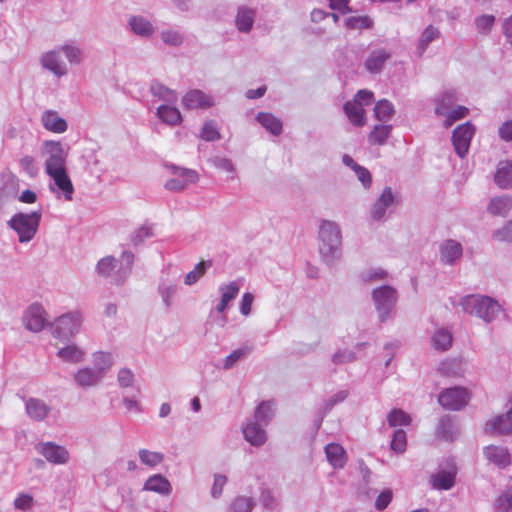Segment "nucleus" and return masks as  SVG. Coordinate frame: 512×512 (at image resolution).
<instances>
[{
  "instance_id": "obj_35",
  "label": "nucleus",
  "mask_w": 512,
  "mask_h": 512,
  "mask_svg": "<svg viewBox=\"0 0 512 512\" xmlns=\"http://www.w3.org/2000/svg\"><path fill=\"white\" fill-rule=\"evenodd\" d=\"M134 262V254L130 251H124L120 258V268L116 273L115 282L117 284L123 283L126 278L129 276L132 265Z\"/></svg>"
},
{
  "instance_id": "obj_11",
  "label": "nucleus",
  "mask_w": 512,
  "mask_h": 512,
  "mask_svg": "<svg viewBox=\"0 0 512 512\" xmlns=\"http://www.w3.org/2000/svg\"><path fill=\"white\" fill-rule=\"evenodd\" d=\"M474 133L475 127L470 122L461 124L454 129L452 134V143L455 152L459 157L464 158L468 153Z\"/></svg>"
},
{
  "instance_id": "obj_22",
  "label": "nucleus",
  "mask_w": 512,
  "mask_h": 512,
  "mask_svg": "<svg viewBox=\"0 0 512 512\" xmlns=\"http://www.w3.org/2000/svg\"><path fill=\"white\" fill-rule=\"evenodd\" d=\"M483 453L489 462L495 464L499 468H505L511 463L510 454L507 448L503 446H486Z\"/></svg>"
},
{
  "instance_id": "obj_52",
  "label": "nucleus",
  "mask_w": 512,
  "mask_h": 512,
  "mask_svg": "<svg viewBox=\"0 0 512 512\" xmlns=\"http://www.w3.org/2000/svg\"><path fill=\"white\" fill-rule=\"evenodd\" d=\"M345 25L348 29H368L373 25V21L368 16H351L345 20Z\"/></svg>"
},
{
  "instance_id": "obj_37",
  "label": "nucleus",
  "mask_w": 512,
  "mask_h": 512,
  "mask_svg": "<svg viewBox=\"0 0 512 512\" xmlns=\"http://www.w3.org/2000/svg\"><path fill=\"white\" fill-rule=\"evenodd\" d=\"M495 183L504 189L512 186V163L499 164L495 174Z\"/></svg>"
},
{
  "instance_id": "obj_33",
  "label": "nucleus",
  "mask_w": 512,
  "mask_h": 512,
  "mask_svg": "<svg viewBox=\"0 0 512 512\" xmlns=\"http://www.w3.org/2000/svg\"><path fill=\"white\" fill-rule=\"evenodd\" d=\"M84 351L76 344H68L57 351V356L64 362L79 363L83 360Z\"/></svg>"
},
{
  "instance_id": "obj_5",
  "label": "nucleus",
  "mask_w": 512,
  "mask_h": 512,
  "mask_svg": "<svg viewBox=\"0 0 512 512\" xmlns=\"http://www.w3.org/2000/svg\"><path fill=\"white\" fill-rule=\"evenodd\" d=\"M372 299L380 322H386L392 317L398 300L396 289L388 285L375 288L372 291Z\"/></svg>"
},
{
  "instance_id": "obj_17",
  "label": "nucleus",
  "mask_w": 512,
  "mask_h": 512,
  "mask_svg": "<svg viewBox=\"0 0 512 512\" xmlns=\"http://www.w3.org/2000/svg\"><path fill=\"white\" fill-rule=\"evenodd\" d=\"M41 64L57 77L64 76L68 72L67 65L62 60L60 49L52 50L43 54L41 57Z\"/></svg>"
},
{
  "instance_id": "obj_15",
  "label": "nucleus",
  "mask_w": 512,
  "mask_h": 512,
  "mask_svg": "<svg viewBox=\"0 0 512 512\" xmlns=\"http://www.w3.org/2000/svg\"><path fill=\"white\" fill-rule=\"evenodd\" d=\"M394 194L390 187H386L381 195L375 200L371 209L370 217L373 221H381L385 218L387 210L394 204Z\"/></svg>"
},
{
  "instance_id": "obj_19",
  "label": "nucleus",
  "mask_w": 512,
  "mask_h": 512,
  "mask_svg": "<svg viewBox=\"0 0 512 512\" xmlns=\"http://www.w3.org/2000/svg\"><path fill=\"white\" fill-rule=\"evenodd\" d=\"M511 407L506 414L496 416L486 424V431L496 434H509L512 432V397Z\"/></svg>"
},
{
  "instance_id": "obj_9",
  "label": "nucleus",
  "mask_w": 512,
  "mask_h": 512,
  "mask_svg": "<svg viewBox=\"0 0 512 512\" xmlns=\"http://www.w3.org/2000/svg\"><path fill=\"white\" fill-rule=\"evenodd\" d=\"M470 400V393L463 387H452L442 391L438 397L439 404L452 411L463 409Z\"/></svg>"
},
{
  "instance_id": "obj_32",
  "label": "nucleus",
  "mask_w": 512,
  "mask_h": 512,
  "mask_svg": "<svg viewBox=\"0 0 512 512\" xmlns=\"http://www.w3.org/2000/svg\"><path fill=\"white\" fill-rule=\"evenodd\" d=\"M511 207L512 198L509 196H500L492 198L487 209L492 215L505 217Z\"/></svg>"
},
{
  "instance_id": "obj_38",
  "label": "nucleus",
  "mask_w": 512,
  "mask_h": 512,
  "mask_svg": "<svg viewBox=\"0 0 512 512\" xmlns=\"http://www.w3.org/2000/svg\"><path fill=\"white\" fill-rule=\"evenodd\" d=\"M240 289L241 280H234L229 283L221 284L218 288L221 295L220 299L229 305L230 302L238 296Z\"/></svg>"
},
{
  "instance_id": "obj_54",
  "label": "nucleus",
  "mask_w": 512,
  "mask_h": 512,
  "mask_svg": "<svg viewBox=\"0 0 512 512\" xmlns=\"http://www.w3.org/2000/svg\"><path fill=\"white\" fill-rule=\"evenodd\" d=\"M177 291V285L175 283L163 282L159 286V293L161 295L162 301L165 304L166 308H170L172 305V299Z\"/></svg>"
},
{
  "instance_id": "obj_2",
  "label": "nucleus",
  "mask_w": 512,
  "mask_h": 512,
  "mask_svg": "<svg viewBox=\"0 0 512 512\" xmlns=\"http://www.w3.org/2000/svg\"><path fill=\"white\" fill-rule=\"evenodd\" d=\"M460 305L464 312L475 315L486 323L493 322L502 311V307L497 300L483 295L464 296Z\"/></svg>"
},
{
  "instance_id": "obj_58",
  "label": "nucleus",
  "mask_w": 512,
  "mask_h": 512,
  "mask_svg": "<svg viewBox=\"0 0 512 512\" xmlns=\"http://www.w3.org/2000/svg\"><path fill=\"white\" fill-rule=\"evenodd\" d=\"M406 433L404 430L399 429L393 433L391 441V449L396 453H403L406 450Z\"/></svg>"
},
{
  "instance_id": "obj_31",
  "label": "nucleus",
  "mask_w": 512,
  "mask_h": 512,
  "mask_svg": "<svg viewBox=\"0 0 512 512\" xmlns=\"http://www.w3.org/2000/svg\"><path fill=\"white\" fill-rule=\"evenodd\" d=\"M150 92L154 97L159 100L165 101L169 104H175L178 100L176 91L166 87L158 81H153L150 85Z\"/></svg>"
},
{
  "instance_id": "obj_56",
  "label": "nucleus",
  "mask_w": 512,
  "mask_h": 512,
  "mask_svg": "<svg viewBox=\"0 0 512 512\" xmlns=\"http://www.w3.org/2000/svg\"><path fill=\"white\" fill-rule=\"evenodd\" d=\"M253 502L250 498L239 496L235 498L229 507V512H251Z\"/></svg>"
},
{
  "instance_id": "obj_4",
  "label": "nucleus",
  "mask_w": 512,
  "mask_h": 512,
  "mask_svg": "<svg viewBox=\"0 0 512 512\" xmlns=\"http://www.w3.org/2000/svg\"><path fill=\"white\" fill-rule=\"evenodd\" d=\"M83 316L79 311H70L62 314L49 324L52 336L61 341H69L79 333Z\"/></svg>"
},
{
  "instance_id": "obj_34",
  "label": "nucleus",
  "mask_w": 512,
  "mask_h": 512,
  "mask_svg": "<svg viewBox=\"0 0 512 512\" xmlns=\"http://www.w3.org/2000/svg\"><path fill=\"white\" fill-rule=\"evenodd\" d=\"M433 488L438 490H449L455 484V472L442 470L431 477Z\"/></svg>"
},
{
  "instance_id": "obj_26",
  "label": "nucleus",
  "mask_w": 512,
  "mask_h": 512,
  "mask_svg": "<svg viewBox=\"0 0 512 512\" xmlns=\"http://www.w3.org/2000/svg\"><path fill=\"white\" fill-rule=\"evenodd\" d=\"M143 490L156 492L161 495H169L172 491V486L167 478L161 474L150 476L144 483Z\"/></svg>"
},
{
  "instance_id": "obj_12",
  "label": "nucleus",
  "mask_w": 512,
  "mask_h": 512,
  "mask_svg": "<svg viewBox=\"0 0 512 512\" xmlns=\"http://www.w3.org/2000/svg\"><path fill=\"white\" fill-rule=\"evenodd\" d=\"M23 324L29 331L40 332L47 324L46 311L38 303H34L25 311Z\"/></svg>"
},
{
  "instance_id": "obj_51",
  "label": "nucleus",
  "mask_w": 512,
  "mask_h": 512,
  "mask_svg": "<svg viewBox=\"0 0 512 512\" xmlns=\"http://www.w3.org/2000/svg\"><path fill=\"white\" fill-rule=\"evenodd\" d=\"M389 426H407L411 422L410 416L401 409H393L387 416Z\"/></svg>"
},
{
  "instance_id": "obj_36",
  "label": "nucleus",
  "mask_w": 512,
  "mask_h": 512,
  "mask_svg": "<svg viewBox=\"0 0 512 512\" xmlns=\"http://www.w3.org/2000/svg\"><path fill=\"white\" fill-rule=\"evenodd\" d=\"M436 431L437 435L446 441H453L458 434V430L455 428L450 416H444L440 419Z\"/></svg>"
},
{
  "instance_id": "obj_18",
  "label": "nucleus",
  "mask_w": 512,
  "mask_h": 512,
  "mask_svg": "<svg viewBox=\"0 0 512 512\" xmlns=\"http://www.w3.org/2000/svg\"><path fill=\"white\" fill-rule=\"evenodd\" d=\"M182 104L187 109H205L214 105L211 96L205 94L203 91L194 89L188 91L182 98Z\"/></svg>"
},
{
  "instance_id": "obj_1",
  "label": "nucleus",
  "mask_w": 512,
  "mask_h": 512,
  "mask_svg": "<svg viewBox=\"0 0 512 512\" xmlns=\"http://www.w3.org/2000/svg\"><path fill=\"white\" fill-rule=\"evenodd\" d=\"M319 253L323 261L332 265L341 256L342 235L339 225L323 220L319 226Z\"/></svg>"
},
{
  "instance_id": "obj_45",
  "label": "nucleus",
  "mask_w": 512,
  "mask_h": 512,
  "mask_svg": "<svg viewBox=\"0 0 512 512\" xmlns=\"http://www.w3.org/2000/svg\"><path fill=\"white\" fill-rule=\"evenodd\" d=\"M440 36V32L438 28L434 27L433 25H429L424 29L422 32L419 42H418V51L419 54L422 55L429 44L433 42L434 40L438 39Z\"/></svg>"
},
{
  "instance_id": "obj_8",
  "label": "nucleus",
  "mask_w": 512,
  "mask_h": 512,
  "mask_svg": "<svg viewBox=\"0 0 512 512\" xmlns=\"http://www.w3.org/2000/svg\"><path fill=\"white\" fill-rule=\"evenodd\" d=\"M43 153L46 155L45 171L51 173L66 170L65 163L67 153L59 141H46Z\"/></svg>"
},
{
  "instance_id": "obj_24",
  "label": "nucleus",
  "mask_w": 512,
  "mask_h": 512,
  "mask_svg": "<svg viewBox=\"0 0 512 512\" xmlns=\"http://www.w3.org/2000/svg\"><path fill=\"white\" fill-rule=\"evenodd\" d=\"M390 58L391 52L386 49L373 50L365 61V67L370 73H379Z\"/></svg>"
},
{
  "instance_id": "obj_20",
  "label": "nucleus",
  "mask_w": 512,
  "mask_h": 512,
  "mask_svg": "<svg viewBox=\"0 0 512 512\" xmlns=\"http://www.w3.org/2000/svg\"><path fill=\"white\" fill-rule=\"evenodd\" d=\"M27 416L34 421H43L51 411V407L45 401L38 398H28L25 401Z\"/></svg>"
},
{
  "instance_id": "obj_30",
  "label": "nucleus",
  "mask_w": 512,
  "mask_h": 512,
  "mask_svg": "<svg viewBox=\"0 0 512 512\" xmlns=\"http://www.w3.org/2000/svg\"><path fill=\"white\" fill-rule=\"evenodd\" d=\"M156 115L163 123L170 126H176L182 122L180 111L172 105H160L157 108Z\"/></svg>"
},
{
  "instance_id": "obj_3",
  "label": "nucleus",
  "mask_w": 512,
  "mask_h": 512,
  "mask_svg": "<svg viewBox=\"0 0 512 512\" xmlns=\"http://www.w3.org/2000/svg\"><path fill=\"white\" fill-rule=\"evenodd\" d=\"M41 217V211H33L31 213L19 212L11 217L8 221V226L17 233L20 243H27L36 235Z\"/></svg>"
},
{
  "instance_id": "obj_27",
  "label": "nucleus",
  "mask_w": 512,
  "mask_h": 512,
  "mask_svg": "<svg viewBox=\"0 0 512 512\" xmlns=\"http://www.w3.org/2000/svg\"><path fill=\"white\" fill-rule=\"evenodd\" d=\"M325 454L328 462L335 468L341 469L345 466L347 456L344 448L337 443H329L325 446Z\"/></svg>"
},
{
  "instance_id": "obj_40",
  "label": "nucleus",
  "mask_w": 512,
  "mask_h": 512,
  "mask_svg": "<svg viewBox=\"0 0 512 512\" xmlns=\"http://www.w3.org/2000/svg\"><path fill=\"white\" fill-rule=\"evenodd\" d=\"M391 131V125H375L368 135V141L372 145H383L390 137Z\"/></svg>"
},
{
  "instance_id": "obj_64",
  "label": "nucleus",
  "mask_w": 512,
  "mask_h": 512,
  "mask_svg": "<svg viewBox=\"0 0 512 512\" xmlns=\"http://www.w3.org/2000/svg\"><path fill=\"white\" fill-rule=\"evenodd\" d=\"M134 373L128 368H122L117 375V381L120 387L128 388L134 384Z\"/></svg>"
},
{
  "instance_id": "obj_42",
  "label": "nucleus",
  "mask_w": 512,
  "mask_h": 512,
  "mask_svg": "<svg viewBox=\"0 0 512 512\" xmlns=\"http://www.w3.org/2000/svg\"><path fill=\"white\" fill-rule=\"evenodd\" d=\"M161 41L170 47H180L184 43L182 33L173 28H166L160 32Z\"/></svg>"
},
{
  "instance_id": "obj_25",
  "label": "nucleus",
  "mask_w": 512,
  "mask_h": 512,
  "mask_svg": "<svg viewBox=\"0 0 512 512\" xmlns=\"http://www.w3.org/2000/svg\"><path fill=\"white\" fill-rule=\"evenodd\" d=\"M256 11L247 6H240L238 8L235 24L237 29L242 33H248L253 28Z\"/></svg>"
},
{
  "instance_id": "obj_53",
  "label": "nucleus",
  "mask_w": 512,
  "mask_h": 512,
  "mask_svg": "<svg viewBox=\"0 0 512 512\" xmlns=\"http://www.w3.org/2000/svg\"><path fill=\"white\" fill-rule=\"evenodd\" d=\"M496 512L512 511V489L505 490L496 500L494 504Z\"/></svg>"
},
{
  "instance_id": "obj_28",
  "label": "nucleus",
  "mask_w": 512,
  "mask_h": 512,
  "mask_svg": "<svg viewBox=\"0 0 512 512\" xmlns=\"http://www.w3.org/2000/svg\"><path fill=\"white\" fill-rule=\"evenodd\" d=\"M256 121L274 136H279L283 131V123L280 118L272 113L259 112Z\"/></svg>"
},
{
  "instance_id": "obj_44",
  "label": "nucleus",
  "mask_w": 512,
  "mask_h": 512,
  "mask_svg": "<svg viewBox=\"0 0 512 512\" xmlns=\"http://www.w3.org/2000/svg\"><path fill=\"white\" fill-rule=\"evenodd\" d=\"M252 352V348L250 346H243L232 351L223 362V369L230 370L232 369L240 360L246 358Z\"/></svg>"
},
{
  "instance_id": "obj_16",
  "label": "nucleus",
  "mask_w": 512,
  "mask_h": 512,
  "mask_svg": "<svg viewBox=\"0 0 512 512\" xmlns=\"http://www.w3.org/2000/svg\"><path fill=\"white\" fill-rule=\"evenodd\" d=\"M264 426L252 419L247 420L246 424L242 426V433L247 442L252 446L260 447L267 441V434Z\"/></svg>"
},
{
  "instance_id": "obj_50",
  "label": "nucleus",
  "mask_w": 512,
  "mask_h": 512,
  "mask_svg": "<svg viewBox=\"0 0 512 512\" xmlns=\"http://www.w3.org/2000/svg\"><path fill=\"white\" fill-rule=\"evenodd\" d=\"M457 100L455 91H447L443 93L438 100V104L435 108V113L437 115H446V111L453 105V103Z\"/></svg>"
},
{
  "instance_id": "obj_6",
  "label": "nucleus",
  "mask_w": 512,
  "mask_h": 512,
  "mask_svg": "<svg viewBox=\"0 0 512 512\" xmlns=\"http://www.w3.org/2000/svg\"><path fill=\"white\" fill-rule=\"evenodd\" d=\"M374 100L373 92L363 89L359 90L352 101L344 104V112L349 121L356 127H362L366 123L365 105H370Z\"/></svg>"
},
{
  "instance_id": "obj_59",
  "label": "nucleus",
  "mask_w": 512,
  "mask_h": 512,
  "mask_svg": "<svg viewBox=\"0 0 512 512\" xmlns=\"http://www.w3.org/2000/svg\"><path fill=\"white\" fill-rule=\"evenodd\" d=\"M356 360V354L352 350L343 349L334 353L331 357V361L335 365H342L351 363Z\"/></svg>"
},
{
  "instance_id": "obj_62",
  "label": "nucleus",
  "mask_w": 512,
  "mask_h": 512,
  "mask_svg": "<svg viewBox=\"0 0 512 512\" xmlns=\"http://www.w3.org/2000/svg\"><path fill=\"white\" fill-rule=\"evenodd\" d=\"M493 239L499 242H512V220L493 232Z\"/></svg>"
},
{
  "instance_id": "obj_63",
  "label": "nucleus",
  "mask_w": 512,
  "mask_h": 512,
  "mask_svg": "<svg viewBox=\"0 0 512 512\" xmlns=\"http://www.w3.org/2000/svg\"><path fill=\"white\" fill-rule=\"evenodd\" d=\"M210 161L214 167L230 173L231 179L234 178L235 168L230 159L225 158V157L216 156V157L212 158Z\"/></svg>"
},
{
  "instance_id": "obj_7",
  "label": "nucleus",
  "mask_w": 512,
  "mask_h": 512,
  "mask_svg": "<svg viewBox=\"0 0 512 512\" xmlns=\"http://www.w3.org/2000/svg\"><path fill=\"white\" fill-rule=\"evenodd\" d=\"M174 177L168 179L165 182V189L172 192H181L185 190L189 185L195 184L199 180V175L195 170L180 167L176 165L166 166Z\"/></svg>"
},
{
  "instance_id": "obj_41",
  "label": "nucleus",
  "mask_w": 512,
  "mask_h": 512,
  "mask_svg": "<svg viewBox=\"0 0 512 512\" xmlns=\"http://www.w3.org/2000/svg\"><path fill=\"white\" fill-rule=\"evenodd\" d=\"M452 334L445 328L438 329L432 337V346L436 350L446 351L452 345Z\"/></svg>"
},
{
  "instance_id": "obj_39",
  "label": "nucleus",
  "mask_w": 512,
  "mask_h": 512,
  "mask_svg": "<svg viewBox=\"0 0 512 512\" xmlns=\"http://www.w3.org/2000/svg\"><path fill=\"white\" fill-rule=\"evenodd\" d=\"M273 415L274 403L272 401H263L256 408L254 418L252 420L266 426L272 419Z\"/></svg>"
},
{
  "instance_id": "obj_60",
  "label": "nucleus",
  "mask_w": 512,
  "mask_h": 512,
  "mask_svg": "<svg viewBox=\"0 0 512 512\" xmlns=\"http://www.w3.org/2000/svg\"><path fill=\"white\" fill-rule=\"evenodd\" d=\"M495 17L493 15H481L476 18L475 25L477 30L482 34H488L494 24Z\"/></svg>"
},
{
  "instance_id": "obj_55",
  "label": "nucleus",
  "mask_w": 512,
  "mask_h": 512,
  "mask_svg": "<svg viewBox=\"0 0 512 512\" xmlns=\"http://www.w3.org/2000/svg\"><path fill=\"white\" fill-rule=\"evenodd\" d=\"M200 137L209 142L219 140L221 135L218 131L217 124L214 121L206 122L201 130Z\"/></svg>"
},
{
  "instance_id": "obj_13",
  "label": "nucleus",
  "mask_w": 512,
  "mask_h": 512,
  "mask_svg": "<svg viewBox=\"0 0 512 512\" xmlns=\"http://www.w3.org/2000/svg\"><path fill=\"white\" fill-rule=\"evenodd\" d=\"M129 31L140 38L150 39L156 32V27L142 15H131L127 20Z\"/></svg>"
},
{
  "instance_id": "obj_46",
  "label": "nucleus",
  "mask_w": 512,
  "mask_h": 512,
  "mask_svg": "<svg viewBox=\"0 0 512 512\" xmlns=\"http://www.w3.org/2000/svg\"><path fill=\"white\" fill-rule=\"evenodd\" d=\"M394 114L392 103L386 99L380 100L374 107V115L381 122H387Z\"/></svg>"
},
{
  "instance_id": "obj_14",
  "label": "nucleus",
  "mask_w": 512,
  "mask_h": 512,
  "mask_svg": "<svg viewBox=\"0 0 512 512\" xmlns=\"http://www.w3.org/2000/svg\"><path fill=\"white\" fill-rule=\"evenodd\" d=\"M37 450L47 461L53 464H66L69 461L68 450L53 442L41 443L38 445Z\"/></svg>"
},
{
  "instance_id": "obj_23",
  "label": "nucleus",
  "mask_w": 512,
  "mask_h": 512,
  "mask_svg": "<svg viewBox=\"0 0 512 512\" xmlns=\"http://www.w3.org/2000/svg\"><path fill=\"white\" fill-rule=\"evenodd\" d=\"M462 245L455 240H447L440 247L441 262L447 265H453L462 257Z\"/></svg>"
},
{
  "instance_id": "obj_49",
  "label": "nucleus",
  "mask_w": 512,
  "mask_h": 512,
  "mask_svg": "<svg viewBox=\"0 0 512 512\" xmlns=\"http://www.w3.org/2000/svg\"><path fill=\"white\" fill-rule=\"evenodd\" d=\"M117 261L113 256H106L97 263V273L104 278L110 277L116 268Z\"/></svg>"
},
{
  "instance_id": "obj_10",
  "label": "nucleus",
  "mask_w": 512,
  "mask_h": 512,
  "mask_svg": "<svg viewBox=\"0 0 512 512\" xmlns=\"http://www.w3.org/2000/svg\"><path fill=\"white\" fill-rule=\"evenodd\" d=\"M53 183L49 185V189L59 199L62 196L66 201H72L74 194V186L66 170L47 173Z\"/></svg>"
},
{
  "instance_id": "obj_47",
  "label": "nucleus",
  "mask_w": 512,
  "mask_h": 512,
  "mask_svg": "<svg viewBox=\"0 0 512 512\" xmlns=\"http://www.w3.org/2000/svg\"><path fill=\"white\" fill-rule=\"evenodd\" d=\"M114 363V359L111 353L108 352H97L94 354V364L97 372H100L102 376L104 372L108 370Z\"/></svg>"
},
{
  "instance_id": "obj_29",
  "label": "nucleus",
  "mask_w": 512,
  "mask_h": 512,
  "mask_svg": "<svg viewBox=\"0 0 512 512\" xmlns=\"http://www.w3.org/2000/svg\"><path fill=\"white\" fill-rule=\"evenodd\" d=\"M102 374L91 368H82L74 374V380L78 386L89 388L96 386L102 380Z\"/></svg>"
},
{
  "instance_id": "obj_48",
  "label": "nucleus",
  "mask_w": 512,
  "mask_h": 512,
  "mask_svg": "<svg viewBox=\"0 0 512 512\" xmlns=\"http://www.w3.org/2000/svg\"><path fill=\"white\" fill-rule=\"evenodd\" d=\"M211 266L210 261H201L199 262L192 271L186 274L184 283L186 285L195 284L201 276H203L206 270Z\"/></svg>"
},
{
  "instance_id": "obj_57",
  "label": "nucleus",
  "mask_w": 512,
  "mask_h": 512,
  "mask_svg": "<svg viewBox=\"0 0 512 512\" xmlns=\"http://www.w3.org/2000/svg\"><path fill=\"white\" fill-rule=\"evenodd\" d=\"M468 112V108L464 106H457L455 109L451 111H446V115H443L444 117H446L444 121V126L446 128L450 127L455 121L466 117Z\"/></svg>"
},
{
  "instance_id": "obj_61",
  "label": "nucleus",
  "mask_w": 512,
  "mask_h": 512,
  "mask_svg": "<svg viewBox=\"0 0 512 512\" xmlns=\"http://www.w3.org/2000/svg\"><path fill=\"white\" fill-rule=\"evenodd\" d=\"M60 51L71 64H79L81 62L82 51L80 48L72 45H64L60 48Z\"/></svg>"
},
{
  "instance_id": "obj_21",
  "label": "nucleus",
  "mask_w": 512,
  "mask_h": 512,
  "mask_svg": "<svg viewBox=\"0 0 512 512\" xmlns=\"http://www.w3.org/2000/svg\"><path fill=\"white\" fill-rule=\"evenodd\" d=\"M41 123L46 130L58 134L64 133L68 128L66 120L54 110L44 111L41 115Z\"/></svg>"
},
{
  "instance_id": "obj_43",
  "label": "nucleus",
  "mask_w": 512,
  "mask_h": 512,
  "mask_svg": "<svg viewBox=\"0 0 512 512\" xmlns=\"http://www.w3.org/2000/svg\"><path fill=\"white\" fill-rule=\"evenodd\" d=\"M140 462L148 467L154 468L164 461V454L148 449H140L138 451Z\"/></svg>"
}]
</instances>
